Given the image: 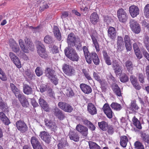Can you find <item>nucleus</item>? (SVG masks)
I'll use <instances>...</instances> for the list:
<instances>
[{
	"mask_svg": "<svg viewBox=\"0 0 149 149\" xmlns=\"http://www.w3.org/2000/svg\"><path fill=\"white\" fill-rule=\"evenodd\" d=\"M9 55L11 60L13 61L17 68H20L22 66L21 63L19 58L16 55L12 52L9 53Z\"/></svg>",
	"mask_w": 149,
	"mask_h": 149,
	"instance_id": "6e6552de",
	"label": "nucleus"
},
{
	"mask_svg": "<svg viewBox=\"0 0 149 149\" xmlns=\"http://www.w3.org/2000/svg\"><path fill=\"white\" fill-rule=\"evenodd\" d=\"M99 17L97 14L95 13H93L90 17V21L94 24H96L98 21Z\"/></svg>",
	"mask_w": 149,
	"mask_h": 149,
	"instance_id": "2f4dec72",
	"label": "nucleus"
},
{
	"mask_svg": "<svg viewBox=\"0 0 149 149\" xmlns=\"http://www.w3.org/2000/svg\"><path fill=\"white\" fill-rule=\"evenodd\" d=\"M23 91L26 94H30L32 93V88L29 86L25 85L23 87Z\"/></svg>",
	"mask_w": 149,
	"mask_h": 149,
	"instance_id": "4c0bfd02",
	"label": "nucleus"
},
{
	"mask_svg": "<svg viewBox=\"0 0 149 149\" xmlns=\"http://www.w3.org/2000/svg\"><path fill=\"white\" fill-rule=\"evenodd\" d=\"M84 123L91 130L93 131L95 130V126L91 122L87 120H85Z\"/></svg>",
	"mask_w": 149,
	"mask_h": 149,
	"instance_id": "3c124183",
	"label": "nucleus"
},
{
	"mask_svg": "<svg viewBox=\"0 0 149 149\" xmlns=\"http://www.w3.org/2000/svg\"><path fill=\"white\" fill-rule=\"evenodd\" d=\"M0 120L6 125H8L10 123L8 119L2 112H0Z\"/></svg>",
	"mask_w": 149,
	"mask_h": 149,
	"instance_id": "7c9ffc66",
	"label": "nucleus"
},
{
	"mask_svg": "<svg viewBox=\"0 0 149 149\" xmlns=\"http://www.w3.org/2000/svg\"><path fill=\"white\" fill-rule=\"evenodd\" d=\"M124 40L127 51H130L132 49V44L130 37L128 35H125Z\"/></svg>",
	"mask_w": 149,
	"mask_h": 149,
	"instance_id": "f3484780",
	"label": "nucleus"
},
{
	"mask_svg": "<svg viewBox=\"0 0 149 149\" xmlns=\"http://www.w3.org/2000/svg\"><path fill=\"white\" fill-rule=\"evenodd\" d=\"M88 144L90 149H101L100 147L94 142L90 141Z\"/></svg>",
	"mask_w": 149,
	"mask_h": 149,
	"instance_id": "ea45409f",
	"label": "nucleus"
},
{
	"mask_svg": "<svg viewBox=\"0 0 149 149\" xmlns=\"http://www.w3.org/2000/svg\"><path fill=\"white\" fill-rule=\"evenodd\" d=\"M16 124L18 130L21 132H25L27 130L28 127L23 121L19 120L16 122Z\"/></svg>",
	"mask_w": 149,
	"mask_h": 149,
	"instance_id": "ddd939ff",
	"label": "nucleus"
},
{
	"mask_svg": "<svg viewBox=\"0 0 149 149\" xmlns=\"http://www.w3.org/2000/svg\"><path fill=\"white\" fill-rule=\"evenodd\" d=\"M99 127L102 130L106 131L108 128V124L107 123L104 121H102L98 123Z\"/></svg>",
	"mask_w": 149,
	"mask_h": 149,
	"instance_id": "72a5a7b5",
	"label": "nucleus"
},
{
	"mask_svg": "<svg viewBox=\"0 0 149 149\" xmlns=\"http://www.w3.org/2000/svg\"><path fill=\"white\" fill-rule=\"evenodd\" d=\"M117 50L118 51L121 52L125 49L124 44L117 45Z\"/></svg>",
	"mask_w": 149,
	"mask_h": 149,
	"instance_id": "e2e57ef3",
	"label": "nucleus"
},
{
	"mask_svg": "<svg viewBox=\"0 0 149 149\" xmlns=\"http://www.w3.org/2000/svg\"><path fill=\"white\" fill-rule=\"evenodd\" d=\"M83 50L85 55V57L87 62L90 64L91 63V58L90 54L86 47L84 46L83 47Z\"/></svg>",
	"mask_w": 149,
	"mask_h": 149,
	"instance_id": "a211bd4d",
	"label": "nucleus"
},
{
	"mask_svg": "<svg viewBox=\"0 0 149 149\" xmlns=\"http://www.w3.org/2000/svg\"><path fill=\"white\" fill-rule=\"evenodd\" d=\"M108 36L112 39H114L116 37V31L114 28L109 27L108 30Z\"/></svg>",
	"mask_w": 149,
	"mask_h": 149,
	"instance_id": "cd10ccee",
	"label": "nucleus"
},
{
	"mask_svg": "<svg viewBox=\"0 0 149 149\" xmlns=\"http://www.w3.org/2000/svg\"><path fill=\"white\" fill-rule=\"evenodd\" d=\"M111 107L113 109L118 111L120 110L122 108L121 105L116 102H112L111 105Z\"/></svg>",
	"mask_w": 149,
	"mask_h": 149,
	"instance_id": "58836bf2",
	"label": "nucleus"
},
{
	"mask_svg": "<svg viewBox=\"0 0 149 149\" xmlns=\"http://www.w3.org/2000/svg\"><path fill=\"white\" fill-rule=\"evenodd\" d=\"M113 90L115 94L118 96H121V93L119 87L116 84H114L112 86Z\"/></svg>",
	"mask_w": 149,
	"mask_h": 149,
	"instance_id": "c9c22d12",
	"label": "nucleus"
},
{
	"mask_svg": "<svg viewBox=\"0 0 149 149\" xmlns=\"http://www.w3.org/2000/svg\"><path fill=\"white\" fill-rule=\"evenodd\" d=\"M130 108L133 110H138L139 109V107L136 104L135 101H132L131 103Z\"/></svg>",
	"mask_w": 149,
	"mask_h": 149,
	"instance_id": "8fccbe9b",
	"label": "nucleus"
},
{
	"mask_svg": "<svg viewBox=\"0 0 149 149\" xmlns=\"http://www.w3.org/2000/svg\"><path fill=\"white\" fill-rule=\"evenodd\" d=\"M93 44L95 47L97 52H99L100 50L97 41L95 37L93 35L91 36Z\"/></svg>",
	"mask_w": 149,
	"mask_h": 149,
	"instance_id": "a19ab883",
	"label": "nucleus"
},
{
	"mask_svg": "<svg viewBox=\"0 0 149 149\" xmlns=\"http://www.w3.org/2000/svg\"><path fill=\"white\" fill-rule=\"evenodd\" d=\"M144 42L146 46L148 45H149V37L148 36H145Z\"/></svg>",
	"mask_w": 149,
	"mask_h": 149,
	"instance_id": "774afa93",
	"label": "nucleus"
},
{
	"mask_svg": "<svg viewBox=\"0 0 149 149\" xmlns=\"http://www.w3.org/2000/svg\"><path fill=\"white\" fill-rule=\"evenodd\" d=\"M104 113L109 118H111L113 117V112L109 105L108 104H105L102 108Z\"/></svg>",
	"mask_w": 149,
	"mask_h": 149,
	"instance_id": "9b49d317",
	"label": "nucleus"
},
{
	"mask_svg": "<svg viewBox=\"0 0 149 149\" xmlns=\"http://www.w3.org/2000/svg\"><path fill=\"white\" fill-rule=\"evenodd\" d=\"M39 103L42 107L46 111H49L50 109L47 103L42 97L39 100Z\"/></svg>",
	"mask_w": 149,
	"mask_h": 149,
	"instance_id": "4be33fe9",
	"label": "nucleus"
},
{
	"mask_svg": "<svg viewBox=\"0 0 149 149\" xmlns=\"http://www.w3.org/2000/svg\"><path fill=\"white\" fill-rule=\"evenodd\" d=\"M133 123L136 128L139 129H141L142 128L141 124L139 121L135 117H134L132 119Z\"/></svg>",
	"mask_w": 149,
	"mask_h": 149,
	"instance_id": "e433bc0d",
	"label": "nucleus"
},
{
	"mask_svg": "<svg viewBox=\"0 0 149 149\" xmlns=\"http://www.w3.org/2000/svg\"><path fill=\"white\" fill-rule=\"evenodd\" d=\"M39 136L42 140L47 143L49 142L51 139V137L49 134L45 131L40 132Z\"/></svg>",
	"mask_w": 149,
	"mask_h": 149,
	"instance_id": "dca6fc26",
	"label": "nucleus"
},
{
	"mask_svg": "<svg viewBox=\"0 0 149 149\" xmlns=\"http://www.w3.org/2000/svg\"><path fill=\"white\" fill-rule=\"evenodd\" d=\"M0 79L3 81L7 80V77L4 72L0 68Z\"/></svg>",
	"mask_w": 149,
	"mask_h": 149,
	"instance_id": "09e8293b",
	"label": "nucleus"
},
{
	"mask_svg": "<svg viewBox=\"0 0 149 149\" xmlns=\"http://www.w3.org/2000/svg\"><path fill=\"white\" fill-rule=\"evenodd\" d=\"M53 32L55 37L59 40H61V35L58 28L56 26H54Z\"/></svg>",
	"mask_w": 149,
	"mask_h": 149,
	"instance_id": "473e14b6",
	"label": "nucleus"
},
{
	"mask_svg": "<svg viewBox=\"0 0 149 149\" xmlns=\"http://www.w3.org/2000/svg\"><path fill=\"white\" fill-rule=\"evenodd\" d=\"M44 41L45 43L47 44H51L53 42L52 37L49 35L46 36L45 37Z\"/></svg>",
	"mask_w": 149,
	"mask_h": 149,
	"instance_id": "49530a36",
	"label": "nucleus"
},
{
	"mask_svg": "<svg viewBox=\"0 0 149 149\" xmlns=\"http://www.w3.org/2000/svg\"><path fill=\"white\" fill-rule=\"evenodd\" d=\"M67 42L68 46H70L78 45L81 46V44L80 38L78 36H76L73 33H71L68 36Z\"/></svg>",
	"mask_w": 149,
	"mask_h": 149,
	"instance_id": "7ed1b4c3",
	"label": "nucleus"
},
{
	"mask_svg": "<svg viewBox=\"0 0 149 149\" xmlns=\"http://www.w3.org/2000/svg\"><path fill=\"white\" fill-rule=\"evenodd\" d=\"M58 106L60 109L65 112H71L73 110L72 107L70 104L64 102H59Z\"/></svg>",
	"mask_w": 149,
	"mask_h": 149,
	"instance_id": "9d476101",
	"label": "nucleus"
},
{
	"mask_svg": "<svg viewBox=\"0 0 149 149\" xmlns=\"http://www.w3.org/2000/svg\"><path fill=\"white\" fill-rule=\"evenodd\" d=\"M45 75L50 79L52 82L56 85L58 84V80L56 75H54V71L49 68H47L45 70Z\"/></svg>",
	"mask_w": 149,
	"mask_h": 149,
	"instance_id": "20e7f679",
	"label": "nucleus"
},
{
	"mask_svg": "<svg viewBox=\"0 0 149 149\" xmlns=\"http://www.w3.org/2000/svg\"><path fill=\"white\" fill-rule=\"evenodd\" d=\"M135 148L136 149H144L143 145L139 141H136L134 143Z\"/></svg>",
	"mask_w": 149,
	"mask_h": 149,
	"instance_id": "de8ad7c7",
	"label": "nucleus"
},
{
	"mask_svg": "<svg viewBox=\"0 0 149 149\" xmlns=\"http://www.w3.org/2000/svg\"><path fill=\"white\" fill-rule=\"evenodd\" d=\"M45 125L52 131L55 132L56 130L57 127L54 122L47 119H45Z\"/></svg>",
	"mask_w": 149,
	"mask_h": 149,
	"instance_id": "4468645a",
	"label": "nucleus"
},
{
	"mask_svg": "<svg viewBox=\"0 0 149 149\" xmlns=\"http://www.w3.org/2000/svg\"><path fill=\"white\" fill-rule=\"evenodd\" d=\"M69 136L70 139L75 142L79 141V137L78 134L74 131H70L69 133Z\"/></svg>",
	"mask_w": 149,
	"mask_h": 149,
	"instance_id": "a878e982",
	"label": "nucleus"
},
{
	"mask_svg": "<svg viewBox=\"0 0 149 149\" xmlns=\"http://www.w3.org/2000/svg\"><path fill=\"white\" fill-rule=\"evenodd\" d=\"M112 21V19L111 18L108 16H105L104 17V21L107 24H110Z\"/></svg>",
	"mask_w": 149,
	"mask_h": 149,
	"instance_id": "052dcab7",
	"label": "nucleus"
},
{
	"mask_svg": "<svg viewBox=\"0 0 149 149\" xmlns=\"http://www.w3.org/2000/svg\"><path fill=\"white\" fill-rule=\"evenodd\" d=\"M17 97L23 107H27L29 104L28 101L22 93L19 95Z\"/></svg>",
	"mask_w": 149,
	"mask_h": 149,
	"instance_id": "5701e85b",
	"label": "nucleus"
},
{
	"mask_svg": "<svg viewBox=\"0 0 149 149\" xmlns=\"http://www.w3.org/2000/svg\"><path fill=\"white\" fill-rule=\"evenodd\" d=\"M125 65L127 70L130 72H131L133 69V65L132 62L129 61H127L125 62Z\"/></svg>",
	"mask_w": 149,
	"mask_h": 149,
	"instance_id": "79ce46f5",
	"label": "nucleus"
},
{
	"mask_svg": "<svg viewBox=\"0 0 149 149\" xmlns=\"http://www.w3.org/2000/svg\"><path fill=\"white\" fill-rule=\"evenodd\" d=\"M91 58L92 59L94 63L96 65H98L99 64L100 60L98 56L95 52H93L90 53Z\"/></svg>",
	"mask_w": 149,
	"mask_h": 149,
	"instance_id": "c756f323",
	"label": "nucleus"
},
{
	"mask_svg": "<svg viewBox=\"0 0 149 149\" xmlns=\"http://www.w3.org/2000/svg\"><path fill=\"white\" fill-rule=\"evenodd\" d=\"M113 65L115 74L117 75H119L122 72V67L117 63L113 62Z\"/></svg>",
	"mask_w": 149,
	"mask_h": 149,
	"instance_id": "393cba45",
	"label": "nucleus"
},
{
	"mask_svg": "<svg viewBox=\"0 0 149 149\" xmlns=\"http://www.w3.org/2000/svg\"><path fill=\"white\" fill-rule=\"evenodd\" d=\"M75 129L82 135L85 136H87L88 134V129L86 127L79 124L77 125Z\"/></svg>",
	"mask_w": 149,
	"mask_h": 149,
	"instance_id": "f8f14e48",
	"label": "nucleus"
},
{
	"mask_svg": "<svg viewBox=\"0 0 149 149\" xmlns=\"http://www.w3.org/2000/svg\"><path fill=\"white\" fill-rule=\"evenodd\" d=\"M128 141V139L126 136H123L120 137V145L123 147H126Z\"/></svg>",
	"mask_w": 149,
	"mask_h": 149,
	"instance_id": "f704fd0d",
	"label": "nucleus"
},
{
	"mask_svg": "<svg viewBox=\"0 0 149 149\" xmlns=\"http://www.w3.org/2000/svg\"><path fill=\"white\" fill-rule=\"evenodd\" d=\"M35 72L37 76H40L42 75L43 70L41 68L38 67L36 68Z\"/></svg>",
	"mask_w": 149,
	"mask_h": 149,
	"instance_id": "6e6d98bb",
	"label": "nucleus"
},
{
	"mask_svg": "<svg viewBox=\"0 0 149 149\" xmlns=\"http://www.w3.org/2000/svg\"><path fill=\"white\" fill-rule=\"evenodd\" d=\"M141 138L143 141L149 144V135L145 134H143Z\"/></svg>",
	"mask_w": 149,
	"mask_h": 149,
	"instance_id": "864d4df0",
	"label": "nucleus"
},
{
	"mask_svg": "<svg viewBox=\"0 0 149 149\" xmlns=\"http://www.w3.org/2000/svg\"><path fill=\"white\" fill-rule=\"evenodd\" d=\"M65 53L67 57L72 61H78L79 56L76 51L69 46L64 50Z\"/></svg>",
	"mask_w": 149,
	"mask_h": 149,
	"instance_id": "f03ea898",
	"label": "nucleus"
},
{
	"mask_svg": "<svg viewBox=\"0 0 149 149\" xmlns=\"http://www.w3.org/2000/svg\"><path fill=\"white\" fill-rule=\"evenodd\" d=\"M120 80L121 82H125L128 81V78L125 74H122L120 78Z\"/></svg>",
	"mask_w": 149,
	"mask_h": 149,
	"instance_id": "5fc2aeb1",
	"label": "nucleus"
},
{
	"mask_svg": "<svg viewBox=\"0 0 149 149\" xmlns=\"http://www.w3.org/2000/svg\"><path fill=\"white\" fill-rule=\"evenodd\" d=\"M10 87L12 92L14 94L15 96L17 97L19 95L22 94L19 90L13 83L10 84Z\"/></svg>",
	"mask_w": 149,
	"mask_h": 149,
	"instance_id": "bb28decb",
	"label": "nucleus"
},
{
	"mask_svg": "<svg viewBox=\"0 0 149 149\" xmlns=\"http://www.w3.org/2000/svg\"><path fill=\"white\" fill-rule=\"evenodd\" d=\"M37 47L38 53L41 57L45 58L48 57L45 46L41 42H39V44L37 45Z\"/></svg>",
	"mask_w": 149,
	"mask_h": 149,
	"instance_id": "423d86ee",
	"label": "nucleus"
},
{
	"mask_svg": "<svg viewBox=\"0 0 149 149\" xmlns=\"http://www.w3.org/2000/svg\"><path fill=\"white\" fill-rule=\"evenodd\" d=\"M0 108L3 111H5L7 108L6 104L3 102H0Z\"/></svg>",
	"mask_w": 149,
	"mask_h": 149,
	"instance_id": "13d9d810",
	"label": "nucleus"
},
{
	"mask_svg": "<svg viewBox=\"0 0 149 149\" xmlns=\"http://www.w3.org/2000/svg\"><path fill=\"white\" fill-rule=\"evenodd\" d=\"M67 145V142L65 140L60 141L58 145V149H65V147Z\"/></svg>",
	"mask_w": 149,
	"mask_h": 149,
	"instance_id": "37998d69",
	"label": "nucleus"
},
{
	"mask_svg": "<svg viewBox=\"0 0 149 149\" xmlns=\"http://www.w3.org/2000/svg\"><path fill=\"white\" fill-rule=\"evenodd\" d=\"M123 38L120 36H118L117 38V45L123 44Z\"/></svg>",
	"mask_w": 149,
	"mask_h": 149,
	"instance_id": "680f3d73",
	"label": "nucleus"
},
{
	"mask_svg": "<svg viewBox=\"0 0 149 149\" xmlns=\"http://www.w3.org/2000/svg\"><path fill=\"white\" fill-rule=\"evenodd\" d=\"M63 69L64 73L69 76L72 75L74 71L72 67L66 64L64 65Z\"/></svg>",
	"mask_w": 149,
	"mask_h": 149,
	"instance_id": "2eb2a0df",
	"label": "nucleus"
},
{
	"mask_svg": "<svg viewBox=\"0 0 149 149\" xmlns=\"http://www.w3.org/2000/svg\"><path fill=\"white\" fill-rule=\"evenodd\" d=\"M129 24L131 29L134 32L139 33L140 32V27L137 22L133 19H131Z\"/></svg>",
	"mask_w": 149,
	"mask_h": 149,
	"instance_id": "0eeeda50",
	"label": "nucleus"
},
{
	"mask_svg": "<svg viewBox=\"0 0 149 149\" xmlns=\"http://www.w3.org/2000/svg\"><path fill=\"white\" fill-rule=\"evenodd\" d=\"M129 11L131 16L133 18L136 17L139 14V10L138 7L134 5L130 6Z\"/></svg>",
	"mask_w": 149,
	"mask_h": 149,
	"instance_id": "1a4fd4ad",
	"label": "nucleus"
},
{
	"mask_svg": "<svg viewBox=\"0 0 149 149\" xmlns=\"http://www.w3.org/2000/svg\"><path fill=\"white\" fill-rule=\"evenodd\" d=\"M66 95L69 97H72L74 95V93L70 88L66 89L65 91Z\"/></svg>",
	"mask_w": 149,
	"mask_h": 149,
	"instance_id": "603ef678",
	"label": "nucleus"
},
{
	"mask_svg": "<svg viewBox=\"0 0 149 149\" xmlns=\"http://www.w3.org/2000/svg\"><path fill=\"white\" fill-rule=\"evenodd\" d=\"M80 87L82 91L85 94H88L92 92V89L91 87L87 84H81L80 85Z\"/></svg>",
	"mask_w": 149,
	"mask_h": 149,
	"instance_id": "6ab92c4d",
	"label": "nucleus"
},
{
	"mask_svg": "<svg viewBox=\"0 0 149 149\" xmlns=\"http://www.w3.org/2000/svg\"><path fill=\"white\" fill-rule=\"evenodd\" d=\"M143 13L146 18H149V4H147L144 7Z\"/></svg>",
	"mask_w": 149,
	"mask_h": 149,
	"instance_id": "a18cd8bd",
	"label": "nucleus"
},
{
	"mask_svg": "<svg viewBox=\"0 0 149 149\" xmlns=\"http://www.w3.org/2000/svg\"><path fill=\"white\" fill-rule=\"evenodd\" d=\"M117 15L120 22L124 23L126 22L128 18V15L124 9L120 8L117 11Z\"/></svg>",
	"mask_w": 149,
	"mask_h": 149,
	"instance_id": "39448f33",
	"label": "nucleus"
},
{
	"mask_svg": "<svg viewBox=\"0 0 149 149\" xmlns=\"http://www.w3.org/2000/svg\"><path fill=\"white\" fill-rule=\"evenodd\" d=\"M130 80L134 87L137 90H140L141 88L139 84L138 83L136 78L133 76H132L130 77Z\"/></svg>",
	"mask_w": 149,
	"mask_h": 149,
	"instance_id": "c85d7f7f",
	"label": "nucleus"
},
{
	"mask_svg": "<svg viewBox=\"0 0 149 149\" xmlns=\"http://www.w3.org/2000/svg\"><path fill=\"white\" fill-rule=\"evenodd\" d=\"M31 142L33 147L40 143L38 138L35 136H32L31 137Z\"/></svg>",
	"mask_w": 149,
	"mask_h": 149,
	"instance_id": "c03bdc74",
	"label": "nucleus"
},
{
	"mask_svg": "<svg viewBox=\"0 0 149 149\" xmlns=\"http://www.w3.org/2000/svg\"><path fill=\"white\" fill-rule=\"evenodd\" d=\"M26 43L25 46L23 40L22 39L19 40V43L20 47L22 51L24 53H28L29 50H32L33 47L32 43L30 41V40L28 38H26L24 39Z\"/></svg>",
	"mask_w": 149,
	"mask_h": 149,
	"instance_id": "f257e3e1",
	"label": "nucleus"
},
{
	"mask_svg": "<svg viewBox=\"0 0 149 149\" xmlns=\"http://www.w3.org/2000/svg\"><path fill=\"white\" fill-rule=\"evenodd\" d=\"M46 86L45 85H42L40 86V91L41 93L45 92L46 90Z\"/></svg>",
	"mask_w": 149,
	"mask_h": 149,
	"instance_id": "338daca9",
	"label": "nucleus"
},
{
	"mask_svg": "<svg viewBox=\"0 0 149 149\" xmlns=\"http://www.w3.org/2000/svg\"><path fill=\"white\" fill-rule=\"evenodd\" d=\"M55 115L60 120L63 119L65 117V116L62 111L58 108H55L53 110Z\"/></svg>",
	"mask_w": 149,
	"mask_h": 149,
	"instance_id": "412c9836",
	"label": "nucleus"
},
{
	"mask_svg": "<svg viewBox=\"0 0 149 149\" xmlns=\"http://www.w3.org/2000/svg\"><path fill=\"white\" fill-rule=\"evenodd\" d=\"M10 46L13 51L17 53L19 50L20 48L17 43L13 40H10Z\"/></svg>",
	"mask_w": 149,
	"mask_h": 149,
	"instance_id": "aec40b11",
	"label": "nucleus"
},
{
	"mask_svg": "<svg viewBox=\"0 0 149 149\" xmlns=\"http://www.w3.org/2000/svg\"><path fill=\"white\" fill-rule=\"evenodd\" d=\"M138 79L140 83H143L144 82V76L142 73H139Z\"/></svg>",
	"mask_w": 149,
	"mask_h": 149,
	"instance_id": "bf43d9fd",
	"label": "nucleus"
},
{
	"mask_svg": "<svg viewBox=\"0 0 149 149\" xmlns=\"http://www.w3.org/2000/svg\"><path fill=\"white\" fill-rule=\"evenodd\" d=\"M82 72L84 74V76L88 80H91L92 79V78L88 72L86 70L83 69L82 70Z\"/></svg>",
	"mask_w": 149,
	"mask_h": 149,
	"instance_id": "4d7b16f0",
	"label": "nucleus"
},
{
	"mask_svg": "<svg viewBox=\"0 0 149 149\" xmlns=\"http://www.w3.org/2000/svg\"><path fill=\"white\" fill-rule=\"evenodd\" d=\"M134 52L137 57L138 59H140L142 57V56L140 53V50L134 51Z\"/></svg>",
	"mask_w": 149,
	"mask_h": 149,
	"instance_id": "0e129e2a",
	"label": "nucleus"
},
{
	"mask_svg": "<svg viewBox=\"0 0 149 149\" xmlns=\"http://www.w3.org/2000/svg\"><path fill=\"white\" fill-rule=\"evenodd\" d=\"M87 110L91 115L96 114L97 113V109L95 106L91 103H89L87 106Z\"/></svg>",
	"mask_w": 149,
	"mask_h": 149,
	"instance_id": "b1692460",
	"label": "nucleus"
},
{
	"mask_svg": "<svg viewBox=\"0 0 149 149\" xmlns=\"http://www.w3.org/2000/svg\"><path fill=\"white\" fill-rule=\"evenodd\" d=\"M93 76L96 80L100 82L101 81L100 77L97 73L94 72L93 73Z\"/></svg>",
	"mask_w": 149,
	"mask_h": 149,
	"instance_id": "69168bd1",
	"label": "nucleus"
}]
</instances>
